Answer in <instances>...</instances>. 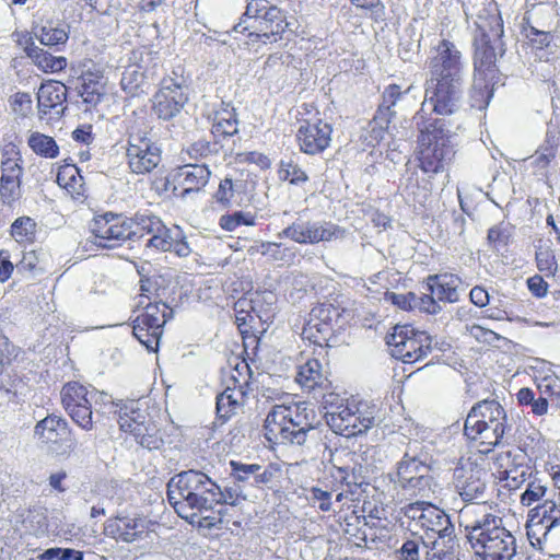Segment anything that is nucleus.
Listing matches in <instances>:
<instances>
[{
    "label": "nucleus",
    "instance_id": "obj_21",
    "mask_svg": "<svg viewBox=\"0 0 560 560\" xmlns=\"http://www.w3.org/2000/svg\"><path fill=\"white\" fill-rule=\"evenodd\" d=\"M34 435L49 451L62 456H70L77 450L68 421L55 413L46 416L35 424Z\"/></svg>",
    "mask_w": 560,
    "mask_h": 560
},
{
    "label": "nucleus",
    "instance_id": "obj_19",
    "mask_svg": "<svg viewBox=\"0 0 560 560\" xmlns=\"http://www.w3.org/2000/svg\"><path fill=\"white\" fill-rule=\"evenodd\" d=\"M100 393L80 382L70 381L60 390V400L71 420L85 431L93 429V401Z\"/></svg>",
    "mask_w": 560,
    "mask_h": 560
},
{
    "label": "nucleus",
    "instance_id": "obj_43",
    "mask_svg": "<svg viewBox=\"0 0 560 560\" xmlns=\"http://www.w3.org/2000/svg\"><path fill=\"white\" fill-rule=\"evenodd\" d=\"M331 476L341 488V492L337 494L336 501H341L349 494H355L363 483V478L348 467H337L334 469Z\"/></svg>",
    "mask_w": 560,
    "mask_h": 560
},
{
    "label": "nucleus",
    "instance_id": "obj_37",
    "mask_svg": "<svg viewBox=\"0 0 560 560\" xmlns=\"http://www.w3.org/2000/svg\"><path fill=\"white\" fill-rule=\"evenodd\" d=\"M238 132V119L235 108L223 105L214 112L211 133L217 141L233 137Z\"/></svg>",
    "mask_w": 560,
    "mask_h": 560
},
{
    "label": "nucleus",
    "instance_id": "obj_63",
    "mask_svg": "<svg viewBox=\"0 0 560 560\" xmlns=\"http://www.w3.org/2000/svg\"><path fill=\"white\" fill-rule=\"evenodd\" d=\"M232 475L238 481H247L250 477L255 479L256 474L261 470L258 464H243L240 462L231 460Z\"/></svg>",
    "mask_w": 560,
    "mask_h": 560
},
{
    "label": "nucleus",
    "instance_id": "obj_49",
    "mask_svg": "<svg viewBox=\"0 0 560 560\" xmlns=\"http://www.w3.org/2000/svg\"><path fill=\"white\" fill-rule=\"evenodd\" d=\"M257 252L266 256L269 260L280 262L281 265H289L295 258V254L292 249L283 246L281 243L261 242Z\"/></svg>",
    "mask_w": 560,
    "mask_h": 560
},
{
    "label": "nucleus",
    "instance_id": "obj_28",
    "mask_svg": "<svg viewBox=\"0 0 560 560\" xmlns=\"http://www.w3.org/2000/svg\"><path fill=\"white\" fill-rule=\"evenodd\" d=\"M106 94V78L104 68L92 61L83 62V70L80 74L79 95L86 110L95 108Z\"/></svg>",
    "mask_w": 560,
    "mask_h": 560
},
{
    "label": "nucleus",
    "instance_id": "obj_39",
    "mask_svg": "<svg viewBox=\"0 0 560 560\" xmlns=\"http://www.w3.org/2000/svg\"><path fill=\"white\" fill-rule=\"evenodd\" d=\"M9 233L20 247L26 248L36 243L38 225L35 219L21 215L11 223Z\"/></svg>",
    "mask_w": 560,
    "mask_h": 560
},
{
    "label": "nucleus",
    "instance_id": "obj_30",
    "mask_svg": "<svg viewBox=\"0 0 560 560\" xmlns=\"http://www.w3.org/2000/svg\"><path fill=\"white\" fill-rule=\"evenodd\" d=\"M130 219L132 221L130 240L149 236L147 246L155 249L165 248L166 244H168L165 238L168 228L159 217L136 213L135 217Z\"/></svg>",
    "mask_w": 560,
    "mask_h": 560
},
{
    "label": "nucleus",
    "instance_id": "obj_11",
    "mask_svg": "<svg viewBox=\"0 0 560 560\" xmlns=\"http://www.w3.org/2000/svg\"><path fill=\"white\" fill-rule=\"evenodd\" d=\"M151 129L150 117L145 108L133 110L127 118L126 158L133 174H149L161 163L162 151L158 143L148 136Z\"/></svg>",
    "mask_w": 560,
    "mask_h": 560
},
{
    "label": "nucleus",
    "instance_id": "obj_52",
    "mask_svg": "<svg viewBox=\"0 0 560 560\" xmlns=\"http://www.w3.org/2000/svg\"><path fill=\"white\" fill-rule=\"evenodd\" d=\"M256 224V215L252 212L235 211L221 215L219 225L223 231L232 232L238 226H254Z\"/></svg>",
    "mask_w": 560,
    "mask_h": 560
},
{
    "label": "nucleus",
    "instance_id": "obj_48",
    "mask_svg": "<svg viewBox=\"0 0 560 560\" xmlns=\"http://www.w3.org/2000/svg\"><path fill=\"white\" fill-rule=\"evenodd\" d=\"M261 319L252 305V301H238L235 304V323L243 335L253 332L254 324Z\"/></svg>",
    "mask_w": 560,
    "mask_h": 560
},
{
    "label": "nucleus",
    "instance_id": "obj_57",
    "mask_svg": "<svg viewBox=\"0 0 560 560\" xmlns=\"http://www.w3.org/2000/svg\"><path fill=\"white\" fill-rule=\"evenodd\" d=\"M518 457L520 455H513L511 451L500 452L493 457V476L499 483L503 482V479H508L509 470ZM521 457L525 458L524 455Z\"/></svg>",
    "mask_w": 560,
    "mask_h": 560
},
{
    "label": "nucleus",
    "instance_id": "obj_9",
    "mask_svg": "<svg viewBox=\"0 0 560 560\" xmlns=\"http://www.w3.org/2000/svg\"><path fill=\"white\" fill-rule=\"evenodd\" d=\"M416 118H421L422 122H425L427 117L422 107L417 112ZM417 125L419 133L415 156L418 167L425 174L444 172L456 155L444 122L434 118L423 126L419 122Z\"/></svg>",
    "mask_w": 560,
    "mask_h": 560
},
{
    "label": "nucleus",
    "instance_id": "obj_53",
    "mask_svg": "<svg viewBox=\"0 0 560 560\" xmlns=\"http://www.w3.org/2000/svg\"><path fill=\"white\" fill-rule=\"evenodd\" d=\"M529 479L530 467L516 459L509 470L508 479H503V482H505L503 487L509 490H517Z\"/></svg>",
    "mask_w": 560,
    "mask_h": 560
},
{
    "label": "nucleus",
    "instance_id": "obj_26",
    "mask_svg": "<svg viewBox=\"0 0 560 560\" xmlns=\"http://www.w3.org/2000/svg\"><path fill=\"white\" fill-rule=\"evenodd\" d=\"M188 102L184 86L174 79H163L153 96L152 109L159 118L168 120L175 117Z\"/></svg>",
    "mask_w": 560,
    "mask_h": 560
},
{
    "label": "nucleus",
    "instance_id": "obj_25",
    "mask_svg": "<svg viewBox=\"0 0 560 560\" xmlns=\"http://www.w3.org/2000/svg\"><path fill=\"white\" fill-rule=\"evenodd\" d=\"M36 100L40 120H58L67 109L68 88L58 80H44L38 88Z\"/></svg>",
    "mask_w": 560,
    "mask_h": 560
},
{
    "label": "nucleus",
    "instance_id": "obj_22",
    "mask_svg": "<svg viewBox=\"0 0 560 560\" xmlns=\"http://www.w3.org/2000/svg\"><path fill=\"white\" fill-rule=\"evenodd\" d=\"M131 224L130 218L108 211L93 217L90 232L98 246L112 248L130 240Z\"/></svg>",
    "mask_w": 560,
    "mask_h": 560
},
{
    "label": "nucleus",
    "instance_id": "obj_54",
    "mask_svg": "<svg viewBox=\"0 0 560 560\" xmlns=\"http://www.w3.org/2000/svg\"><path fill=\"white\" fill-rule=\"evenodd\" d=\"M22 198V180L0 177V200L13 206Z\"/></svg>",
    "mask_w": 560,
    "mask_h": 560
},
{
    "label": "nucleus",
    "instance_id": "obj_36",
    "mask_svg": "<svg viewBox=\"0 0 560 560\" xmlns=\"http://www.w3.org/2000/svg\"><path fill=\"white\" fill-rule=\"evenodd\" d=\"M499 79L474 74L472 84L468 94L469 106L472 109H486L494 93V85Z\"/></svg>",
    "mask_w": 560,
    "mask_h": 560
},
{
    "label": "nucleus",
    "instance_id": "obj_34",
    "mask_svg": "<svg viewBox=\"0 0 560 560\" xmlns=\"http://www.w3.org/2000/svg\"><path fill=\"white\" fill-rule=\"evenodd\" d=\"M0 177L22 180L24 175V160L20 147L13 142H5L0 150Z\"/></svg>",
    "mask_w": 560,
    "mask_h": 560
},
{
    "label": "nucleus",
    "instance_id": "obj_6",
    "mask_svg": "<svg viewBox=\"0 0 560 560\" xmlns=\"http://www.w3.org/2000/svg\"><path fill=\"white\" fill-rule=\"evenodd\" d=\"M404 514L411 520L415 533L422 544L429 548L425 553L428 560H446L450 558L453 546H445L444 539L453 532L450 516L438 506L425 502H411L404 508Z\"/></svg>",
    "mask_w": 560,
    "mask_h": 560
},
{
    "label": "nucleus",
    "instance_id": "obj_10",
    "mask_svg": "<svg viewBox=\"0 0 560 560\" xmlns=\"http://www.w3.org/2000/svg\"><path fill=\"white\" fill-rule=\"evenodd\" d=\"M465 529L475 555L481 560H512L516 555L515 537L491 513L467 524Z\"/></svg>",
    "mask_w": 560,
    "mask_h": 560
},
{
    "label": "nucleus",
    "instance_id": "obj_51",
    "mask_svg": "<svg viewBox=\"0 0 560 560\" xmlns=\"http://www.w3.org/2000/svg\"><path fill=\"white\" fill-rule=\"evenodd\" d=\"M238 182L232 176H225L220 180L218 189L213 192V200L222 208H229L232 205L235 192L238 190Z\"/></svg>",
    "mask_w": 560,
    "mask_h": 560
},
{
    "label": "nucleus",
    "instance_id": "obj_15",
    "mask_svg": "<svg viewBox=\"0 0 560 560\" xmlns=\"http://www.w3.org/2000/svg\"><path fill=\"white\" fill-rule=\"evenodd\" d=\"M431 466L417 456L405 454L396 464L392 481L409 498L428 499L434 492Z\"/></svg>",
    "mask_w": 560,
    "mask_h": 560
},
{
    "label": "nucleus",
    "instance_id": "obj_29",
    "mask_svg": "<svg viewBox=\"0 0 560 560\" xmlns=\"http://www.w3.org/2000/svg\"><path fill=\"white\" fill-rule=\"evenodd\" d=\"M486 470L476 462L468 459L454 470V485L464 501L480 498L486 490Z\"/></svg>",
    "mask_w": 560,
    "mask_h": 560
},
{
    "label": "nucleus",
    "instance_id": "obj_18",
    "mask_svg": "<svg viewBox=\"0 0 560 560\" xmlns=\"http://www.w3.org/2000/svg\"><path fill=\"white\" fill-rule=\"evenodd\" d=\"M155 525L156 522L143 513L119 512L106 518L103 534L116 542L132 544L148 539Z\"/></svg>",
    "mask_w": 560,
    "mask_h": 560
},
{
    "label": "nucleus",
    "instance_id": "obj_59",
    "mask_svg": "<svg viewBox=\"0 0 560 560\" xmlns=\"http://www.w3.org/2000/svg\"><path fill=\"white\" fill-rule=\"evenodd\" d=\"M40 265V249H28L22 252V257L16 264L19 272L33 273L39 269Z\"/></svg>",
    "mask_w": 560,
    "mask_h": 560
},
{
    "label": "nucleus",
    "instance_id": "obj_23",
    "mask_svg": "<svg viewBox=\"0 0 560 560\" xmlns=\"http://www.w3.org/2000/svg\"><path fill=\"white\" fill-rule=\"evenodd\" d=\"M559 525L560 505L553 500H545L529 510L526 532L530 545L544 552L549 533Z\"/></svg>",
    "mask_w": 560,
    "mask_h": 560
},
{
    "label": "nucleus",
    "instance_id": "obj_4",
    "mask_svg": "<svg viewBox=\"0 0 560 560\" xmlns=\"http://www.w3.org/2000/svg\"><path fill=\"white\" fill-rule=\"evenodd\" d=\"M158 290L155 281L140 279L138 311L132 319V335L151 352L159 350L164 326L173 317V308L158 300Z\"/></svg>",
    "mask_w": 560,
    "mask_h": 560
},
{
    "label": "nucleus",
    "instance_id": "obj_55",
    "mask_svg": "<svg viewBox=\"0 0 560 560\" xmlns=\"http://www.w3.org/2000/svg\"><path fill=\"white\" fill-rule=\"evenodd\" d=\"M37 38L42 45L51 47L65 45L69 38V35L63 27L48 24L40 28L39 33L37 34Z\"/></svg>",
    "mask_w": 560,
    "mask_h": 560
},
{
    "label": "nucleus",
    "instance_id": "obj_5",
    "mask_svg": "<svg viewBox=\"0 0 560 560\" xmlns=\"http://www.w3.org/2000/svg\"><path fill=\"white\" fill-rule=\"evenodd\" d=\"M294 23L293 16L268 0H248L246 11L234 31L246 35L250 43L273 44L292 33Z\"/></svg>",
    "mask_w": 560,
    "mask_h": 560
},
{
    "label": "nucleus",
    "instance_id": "obj_31",
    "mask_svg": "<svg viewBox=\"0 0 560 560\" xmlns=\"http://www.w3.org/2000/svg\"><path fill=\"white\" fill-rule=\"evenodd\" d=\"M56 182L74 201L86 199L85 182L75 164L63 161L58 166Z\"/></svg>",
    "mask_w": 560,
    "mask_h": 560
},
{
    "label": "nucleus",
    "instance_id": "obj_56",
    "mask_svg": "<svg viewBox=\"0 0 560 560\" xmlns=\"http://www.w3.org/2000/svg\"><path fill=\"white\" fill-rule=\"evenodd\" d=\"M547 493V486L539 478L529 479L525 491L520 497L523 506L529 508L541 500Z\"/></svg>",
    "mask_w": 560,
    "mask_h": 560
},
{
    "label": "nucleus",
    "instance_id": "obj_14",
    "mask_svg": "<svg viewBox=\"0 0 560 560\" xmlns=\"http://www.w3.org/2000/svg\"><path fill=\"white\" fill-rule=\"evenodd\" d=\"M116 412L120 430L132 435L141 446L148 450H158L163 444L158 424L148 409L140 407L139 401L122 402Z\"/></svg>",
    "mask_w": 560,
    "mask_h": 560
},
{
    "label": "nucleus",
    "instance_id": "obj_17",
    "mask_svg": "<svg viewBox=\"0 0 560 560\" xmlns=\"http://www.w3.org/2000/svg\"><path fill=\"white\" fill-rule=\"evenodd\" d=\"M343 313L345 308L330 302L314 305L302 330L303 340L322 349L329 348L331 339L336 337L337 325Z\"/></svg>",
    "mask_w": 560,
    "mask_h": 560
},
{
    "label": "nucleus",
    "instance_id": "obj_60",
    "mask_svg": "<svg viewBox=\"0 0 560 560\" xmlns=\"http://www.w3.org/2000/svg\"><path fill=\"white\" fill-rule=\"evenodd\" d=\"M11 109L21 117H26L33 108L32 96L27 92H16L10 100Z\"/></svg>",
    "mask_w": 560,
    "mask_h": 560
},
{
    "label": "nucleus",
    "instance_id": "obj_58",
    "mask_svg": "<svg viewBox=\"0 0 560 560\" xmlns=\"http://www.w3.org/2000/svg\"><path fill=\"white\" fill-rule=\"evenodd\" d=\"M83 560V551L71 549V548H59L54 547L45 550L38 560Z\"/></svg>",
    "mask_w": 560,
    "mask_h": 560
},
{
    "label": "nucleus",
    "instance_id": "obj_16",
    "mask_svg": "<svg viewBox=\"0 0 560 560\" xmlns=\"http://www.w3.org/2000/svg\"><path fill=\"white\" fill-rule=\"evenodd\" d=\"M386 343L393 357L408 364L423 360L432 350L430 335L409 324L396 325Z\"/></svg>",
    "mask_w": 560,
    "mask_h": 560
},
{
    "label": "nucleus",
    "instance_id": "obj_20",
    "mask_svg": "<svg viewBox=\"0 0 560 560\" xmlns=\"http://www.w3.org/2000/svg\"><path fill=\"white\" fill-rule=\"evenodd\" d=\"M250 378V369L246 362L235 366L225 389L217 396L215 408L219 419L222 421L231 419L245 405Z\"/></svg>",
    "mask_w": 560,
    "mask_h": 560
},
{
    "label": "nucleus",
    "instance_id": "obj_3",
    "mask_svg": "<svg viewBox=\"0 0 560 560\" xmlns=\"http://www.w3.org/2000/svg\"><path fill=\"white\" fill-rule=\"evenodd\" d=\"M315 410L307 401L275 405L264 421V435L271 444L303 445L307 433L315 428Z\"/></svg>",
    "mask_w": 560,
    "mask_h": 560
},
{
    "label": "nucleus",
    "instance_id": "obj_27",
    "mask_svg": "<svg viewBox=\"0 0 560 560\" xmlns=\"http://www.w3.org/2000/svg\"><path fill=\"white\" fill-rule=\"evenodd\" d=\"M340 235V228L331 222L324 224L315 222H293L278 234L279 237H287L299 244L330 242L331 240L338 238Z\"/></svg>",
    "mask_w": 560,
    "mask_h": 560
},
{
    "label": "nucleus",
    "instance_id": "obj_7",
    "mask_svg": "<svg viewBox=\"0 0 560 560\" xmlns=\"http://www.w3.org/2000/svg\"><path fill=\"white\" fill-rule=\"evenodd\" d=\"M218 497H222L219 487L201 471H183L167 483V500L182 518H191L192 511L220 503Z\"/></svg>",
    "mask_w": 560,
    "mask_h": 560
},
{
    "label": "nucleus",
    "instance_id": "obj_38",
    "mask_svg": "<svg viewBox=\"0 0 560 560\" xmlns=\"http://www.w3.org/2000/svg\"><path fill=\"white\" fill-rule=\"evenodd\" d=\"M394 118V116L376 109L363 135V143L369 148L378 147L389 135V126Z\"/></svg>",
    "mask_w": 560,
    "mask_h": 560
},
{
    "label": "nucleus",
    "instance_id": "obj_40",
    "mask_svg": "<svg viewBox=\"0 0 560 560\" xmlns=\"http://www.w3.org/2000/svg\"><path fill=\"white\" fill-rule=\"evenodd\" d=\"M26 54L32 62L45 73H60L68 66V59L65 56H54L37 46L28 47Z\"/></svg>",
    "mask_w": 560,
    "mask_h": 560
},
{
    "label": "nucleus",
    "instance_id": "obj_13",
    "mask_svg": "<svg viewBox=\"0 0 560 560\" xmlns=\"http://www.w3.org/2000/svg\"><path fill=\"white\" fill-rule=\"evenodd\" d=\"M376 406L363 399L349 398L340 402L330 413L329 425L345 438L366 433L375 423Z\"/></svg>",
    "mask_w": 560,
    "mask_h": 560
},
{
    "label": "nucleus",
    "instance_id": "obj_42",
    "mask_svg": "<svg viewBox=\"0 0 560 560\" xmlns=\"http://www.w3.org/2000/svg\"><path fill=\"white\" fill-rule=\"evenodd\" d=\"M514 226L508 222H499L489 228L487 246L497 253L506 252L513 240Z\"/></svg>",
    "mask_w": 560,
    "mask_h": 560
},
{
    "label": "nucleus",
    "instance_id": "obj_8",
    "mask_svg": "<svg viewBox=\"0 0 560 560\" xmlns=\"http://www.w3.org/2000/svg\"><path fill=\"white\" fill-rule=\"evenodd\" d=\"M509 429L506 411L494 399L476 402L464 422V435L481 454L491 453Z\"/></svg>",
    "mask_w": 560,
    "mask_h": 560
},
{
    "label": "nucleus",
    "instance_id": "obj_35",
    "mask_svg": "<svg viewBox=\"0 0 560 560\" xmlns=\"http://www.w3.org/2000/svg\"><path fill=\"white\" fill-rule=\"evenodd\" d=\"M559 145L560 128L558 126H549L542 143L537 148L532 156V165L539 170L547 168L556 159Z\"/></svg>",
    "mask_w": 560,
    "mask_h": 560
},
{
    "label": "nucleus",
    "instance_id": "obj_44",
    "mask_svg": "<svg viewBox=\"0 0 560 560\" xmlns=\"http://www.w3.org/2000/svg\"><path fill=\"white\" fill-rule=\"evenodd\" d=\"M219 504L221 508L217 512L212 511V504H210L209 508L199 509V511H192V517L184 520L199 528L211 529L223 522V515L228 512L229 509L225 501H220Z\"/></svg>",
    "mask_w": 560,
    "mask_h": 560
},
{
    "label": "nucleus",
    "instance_id": "obj_50",
    "mask_svg": "<svg viewBox=\"0 0 560 560\" xmlns=\"http://www.w3.org/2000/svg\"><path fill=\"white\" fill-rule=\"evenodd\" d=\"M278 177L295 186L302 185L310 179L307 173L292 159L279 162Z\"/></svg>",
    "mask_w": 560,
    "mask_h": 560
},
{
    "label": "nucleus",
    "instance_id": "obj_24",
    "mask_svg": "<svg viewBox=\"0 0 560 560\" xmlns=\"http://www.w3.org/2000/svg\"><path fill=\"white\" fill-rule=\"evenodd\" d=\"M211 171L206 164H186L173 168L165 177L164 190L186 197L199 192L209 183Z\"/></svg>",
    "mask_w": 560,
    "mask_h": 560
},
{
    "label": "nucleus",
    "instance_id": "obj_33",
    "mask_svg": "<svg viewBox=\"0 0 560 560\" xmlns=\"http://www.w3.org/2000/svg\"><path fill=\"white\" fill-rule=\"evenodd\" d=\"M295 380L307 392L327 389L330 385L323 365L317 359H308L304 364L300 365Z\"/></svg>",
    "mask_w": 560,
    "mask_h": 560
},
{
    "label": "nucleus",
    "instance_id": "obj_12",
    "mask_svg": "<svg viewBox=\"0 0 560 560\" xmlns=\"http://www.w3.org/2000/svg\"><path fill=\"white\" fill-rule=\"evenodd\" d=\"M296 122L295 142L301 153L314 156L331 145L334 126L322 118L315 103H303L300 106Z\"/></svg>",
    "mask_w": 560,
    "mask_h": 560
},
{
    "label": "nucleus",
    "instance_id": "obj_1",
    "mask_svg": "<svg viewBox=\"0 0 560 560\" xmlns=\"http://www.w3.org/2000/svg\"><path fill=\"white\" fill-rule=\"evenodd\" d=\"M425 65L429 77L424 83V102H429L438 115L454 114L462 97V52L453 42L442 39L431 48Z\"/></svg>",
    "mask_w": 560,
    "mask_h": 560
},
{
    "label": "nucleus",
    "instance_id": "obj_47",
    "mask_svg": "<svg viewBox=\"0 0 560 560\" xmlns=\"http://www.w3.org/2000/svg\"><path fill=\"white\" fill-rule=\"evenodd\" d=\"M411 89L412 85H409L407 89L402 90L397 83L386 85L381 94V103L376 109L396 117V110L394 107L404 97V95L411 91Z\"/></svg>",
    "mask_w": 560,
    "mask_h": 560
},
{
    "label": "nucleus",
    "instance_id": "obj_62",
    "mask_svg": "<svg viewBox=\"0 0 560 560\" xmlns=\"http://www.w3.org/2000/svg\"><path fill=\"white\" fill-rule=\"evenodd\" d=\"M308 501L313 506H317L322 512H328L331 509V492L318 487L310 489Z\"/></svg>",
    "mask_w": 560,
    "mask_h": 560
},
{
    "label": "nucleus",
    "instance_id": "obj_45",
    "mask_svg": "<svg viewBox=\"0 0 560 560\" xmlns=\"http://www.w3.org/2000/svg\"><path fill=\"white\" fill-rule=\"evenodd\" d=\"M535 262L537 269L546 277H555L558 271V261L555 250L549 242H540L536 246Z\"/></svg>",
    "mask_w": 560,
    "mask_h": 560
},
{
    "label": "nucleus",
    "instance_id": "obj_46",
    "mask_svg": "<svg viewBox=\"0 0 560 560\" xmlns=\"http://www.w3.org/2000/svg\"><path fill=\"white\" fill-rule=\"evenodd\" d=\"M145 83V73L142 68L138 65H129L125 68L121 79L120 86L129 95L136 96L143 91Z\"/></svg>",
    "mask_w": 560,
    "mask_h": 560
},
{
    "label": "nucleus",
    "instance_id": "obj_64",
    "mask_svg": "<svg viewBox=\"0 0 560 560\" xmlns=\"http://www.w3.org/2000/svg\"><path fill=\"white\" fill-rule=\"evenodd\" d=\"M526 37L533 48L542 50L551 44L553 36L550 32L539 31L534 26H530L527 31Z\"/></svg>",
    "mask_w": 560,
    "mask_h": 560
},
{
    "label": "nucleus",
    "instance_id": "obj_41",
    "mask_svg": "<svg viewBox=\"0 0 560 560\" xmlns=\"http://www.w3.org/2000/svg\"><path fill=\"white\" fill-rule=\"evenodd\" d=\"M26 142L31 151L43 159L54 160L60 153L57 141L51 136L40 131H31Z\"/></svg>",
    "mask_w": 560,
    "mask_h": 560
},
{
    "label": "nucleus",
    "instance_id": "obj_2",
    "mask_svg": "<svg viewBox=\"0 0 560 560\" xmlns=\"http://www.w3.org/2000/svg\"><path fill=\"white\" fill-rule=\"evenodd\" d=\"M472 38L474 74L499 79L498 58L505 54L504 24L495 4H489L477 15Z\"/></svg>",
    "mask_w": 560,
    "mask_h": 560
},
{
    "label": "nucleus",
    "instance_id": "obj_32",
    "mask_svg": "<svg viewBox=\"0 0 560 560\" xmlns=\"http://www.w3.org/2000/svg\"><path fill=\"white\" fill-rule=\"evenodd\" d=\"M427 284L439 302L455 303L459 300L458 289L462 280L457 275L450 272L430 275L427 278Z\"/></svg>",
    "mask_w": 560,
    "mask_h": 560
},
{
    "label": "nucleus",
    "instance_id": "obj_61",
    "mask_svg": "<svg viewBox=\"0 0 560 560\" xmlns=\"http://www.w3.org/2000/svg\"><path fill=\"white\" fill-rule=\"evenodd\" d=\"M384 300L401 311L409 312L416 308V294L413 292L397 294L395 292L386 291L384 293Z\"/></svg>",
    "mask_w": 560,
    "mask_h": 560
}]
</instances>
